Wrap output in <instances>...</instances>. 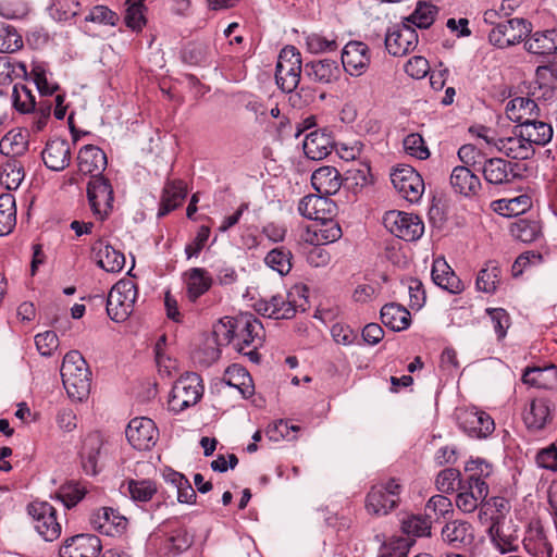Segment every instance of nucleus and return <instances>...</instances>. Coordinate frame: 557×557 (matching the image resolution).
Returning <instances> with one entry per match:
<instances>
[{
    "label": "nucleus",
    "instance_id": "27",
    "mask_svg": "<svg viewBox=\"0 0 557 557\" xmlns=\"http://www.w3.org/2000/svg\"><path fill=\"white\" fill-rule=\"evenodd\" d=\"M522 543L524 549L533 557H553V545L540 523L529 528Z\"/></svg>",
    "mask_w": 557,
    "mask_h": 557
},
{
    "label": "nucleus",
    "instance_id": "20",
    "mask_svg": "<svg viewBox=\"0 0 557 557\" xmlns=\"http://www.w3.org/2000/svg\"><path fill=\"white\" fill-rule=\"evenodd\" d=\"M108 164L107 156L99 147L86 145L77 154V166L79 173L94 177H103L102 172Z\"/></svg>",
    "mask_w": 557,
    "mask_h": 557
},
{
    "label": "nucleus",
    "instance_id": "43",
    "mask_svg": "<svg viewBox=\"0 0 557 557\" xmlns=\"http://www.w3.org/2000/svg\"><path fill=\"white\" fill-rule=\"evenodd\" d=\"M539 110L536 102L528 97H517L511 99L506 106L507 116L519 124L529 116L535 114Z\"/></svg>",
    "mask_w": 557,
    "mask_h": 557
},
{
    "label": "nucleus",
    "instance_id": "40",
    "mask_svg": "<svg viewBox=\"0 0 557 557\" xmlns=\"http://www.w3.org/2000/svg\"><path fill=\"white\" fill-rule=\"evenodd\" d=\"M223 381L239 391L244 398H249L253 394V384L250 374L240 366H230L223 376Z\"/></svg>",
    "mask_w": 557,
    "mask_h": 557
},
{
    "label": "nucleus",
    "instance_id": "35",
    "mask_svg": "<svg viewBox=\"0 0 557 557\" xmlns=\"http://www.w3.org/2000/svg\"><path fill=\"white\" fill-rule=\"evenodd\" d=\"M522 382L530 386L544 389L557 388V367L527 368L522 374Z\"/></svg>",
    "mask_w": 557,
    "mask_h": 557
},
{
    "label": "nucleus",
    "instance_id": "39",
    "mask_svg": "<svg viewBox=\"0 0 557 557\" xmlns=\"http://www.w3.org/2000/svg\"><path fill=\"white\" fill-rule=\"evenodd\" d=\"M186 193V185L182 181L168 182L163 188L158 215L163 216L181 206Z\"/></svg>",
    "mask_w": 557,
    "mask_h": 557
},
{
    "label": "nucleus",
    "instance_id": "53",
    "mask_svg": "<svg viewBox=\"0 0 557 557\" xmlns=\"http://www.w3.org/2000/svg\"><path fill=\"white\" fill-rule=\"evenodd\" d=\"M320 222L321 224L315 225L313 228L315 244L324 246L341 238L342 228L332 218Z\"/></svg>",
    "mask_w": 557,
    "mask_h": 557
},
{
    "label": "nucleus",
    "instance_id": "9",
    "mask_svg": "<svg viewBox=\"0 0 557 557\" xmlns=\"http://www.w3.org/2000/svg\"><path fill=\"white\" fill-rule=\"evenodd\" d=\"M87 198L94 215L103 221L113 209L114 194L108 178L94 177L87 184Z\"/></svg>",
    "mask_w": 557,
    "mask_h": 557
},
{
    "label": "nucleus",
    "instance_id": "25",
    "mask_svg": "<svg viewBox=\"0 0 557 557\" xmlns=\"http://www.w3.org/2000/svg\"><path fill=\"white\" fill-rule=\"evenodd\" d=\"M432 280L438 287L450 294H460L465 286L444 258H436L432 265Z\"/></svg>",
    "mask_w": 557,
    "mask_h": 557
},
{
    "label": "nucleus",
    "instance_id": "36",
    "mask_svg": "<svg viewBox=\"0 0 557 557\" xmlns=\"http://www.w3.org/2000/svg\"><path fill=\"white\" fill-rule=\"evenodd\" d=\"M305 72L309 78L320 84L334 83L341 75V69L337 62L330 59L307 63Z\"/></svg>",
    "mask_w": 557,
    "mask_h": 557
},
{
    "label": "nucleus",
    "instance_id": "64",
    "mask_svg": "<svg viewBox=\"0 0 557 557\" xmlns=\"http://www.w3.org/2000/svg\"><path fill=\"white\" fill-rule=\"evenodd\" d=\"M411 545L409 539H395L384 543L380 550V557H408Z\"/></svg>",
    "mask_w": 557,
    "mask_h": 557
},
{
    "label": "nucleus",
    "instance_id": "12",
    "mask_svg": "<svg viewBox=\"0 0 557 557\" xmlns=\"http://www.w3.org/2000/svg\"><path fill=\"white\" fill-rule=\"evenodd\" d=\"M125 434L128 443L138 450L150 449L158 440V429L154 422L146 417L132 419Z\"/></svg>",
    "mask_w": 557,
    "mask_h": 557
},
{
    "label": "nucleus",
    "instance_id": "24",
    "mask_svg": "<svg viewBox=\"0 0 557 557\" xmlns=\"http://www.w3.org/2000/svg\"><path fill=\"white\" fill-rule=\"evenodd\" d=\"M443 541L454 548L470 546L474 542V528L465 520H453L442 529Z\"/></svg>",
    "mask_w": 557,
    "mask_h": 557
},
{
    "label": "nucleus",
    "instance_id": "30",
    "mask_svg": "<svg viewBox=\"0 0 557 557\" xmlns=\"http://www.w3.org/2000/svg\"><path fill=\"white\" fill-rule=\"evenodd\" d=\"M187 297L190 301H196L206 294L212 286V277L203 268H191L184 273Z\"/></svg>",
    "mask_w": 557,
    "mask_h": 557
},
{
    "label": "nucleus",
    "instance_id": "32",
    "mask_svg": "<svg viewBox=\"0 0 557 557\" xmlns=\"http://www.w3.org/2000/svg\"><path fill=\"white\" fill-rule=\"evenodd\" d=\"M332 147L331 136L323 131L309 133L302 144L305 154L311 160L324 159L331 153Z\"/></svg>",
    "mask_w": 557,
    "mask_h": 557
},
{
    "label": "nucleus",
    "instance_id": "60",
    "mask_svg": "<svg viewBox=\"0 0 557 557\" xmlns=\"http://www.w3.org/2000/svg\"><path fill=\"white\" fill-rule=\"evenodd\" d=\"M459 482H462L459 470L446 468L437 474L435 485L442 493H451L459 488Z\"/></svg>",
    "mask_w": 557,
    "mask_h": 557
},
{
    "label": "nucleus",
    "instance_id": "46",
    "mask_svg": "<svg viewBox=\"0 0 557 557\" xmlns=\"http://www.w3.org/2000/svg\"><path fill=\"white\" fill-rule=\"evenodd\" d=\"M11 102L15 111L23 115L32 112L38 107L34 92L27 86L22 84H15L13 86Z\"/></svg>",
    "mask_w": 557,
    "mask_h": 557
},
{
    "label": "nucleus",
    "instance_id": "23",
    "mask_svg": "<svg viewBox=\"0 0 557 557\" xmlns=\"http://www.w3.org/2000/svg\"><path fill=\"white\" fill-rule=\"evenodd\" d=\"M45 165L52 171H62L70 165L71 147L66 139H50L41 152Z\"/></svg>",
    "mask_w": 557,
    "mask_h": 557
},
{
    "label": "nucleus",
    "instance_id": "45",
    "mask_svg": "<svg viewBox=\"0 0 557 557\" xmlns=\"http://www.w3.org/2000/svg\"><path fill=\"white\" fill-rule=\"evenodd\" d=\"M16 224V208L14 196L4 193L0 195V236L10 234Z\"/></svg>",
    "mask_w": 557,
    "mask_h": 557
},
{
    "label": "nucleus",
    "instance_id": "4",
    "mask_svg": "<svg viewBox=\"0 0 557 557\" xmlns=\"http://www.w3.org/2000/svg\"><path fill=\"white\" fill-rule=\"evenodd\" d=\"M203 394L201 379L197 373L182 375L173 385L168 401L169 409L175 413L195 406Z\"/></svg>",
    "mask_w": 557,
    "mask_h": 557
},
{
    "label": "nucleus",
    "instance_id": "14",
    "mask_svg": "<svg viewBox=\"0 0 557 557\" xmlns=\"http://www.w3.org/2000/svg\"><path fill=\"white\" fill-rule=\"evenodd\" d=\"M418 45V34L416 29L408 24L394 26L385 36V47L387 51L401 57L414 50Z\"/></svg>",
    "mask_w": 557,
    "mask_h": 557
},
{
    "label": "nucleus",
    "instance_id": "58",
    "mask_svg": "<svg viewBox=\"0 0 557 557\" xmlns=\"http://www.w3.org/2000/svg\"><path fill=\"white\" fill-rule=\"evenodd\" d=\"M30 75L41 96H51L59 89L57 83L48 79V73L44 65L35 64L32 67Z\"/></svg>",
    "mask_w": 557,
    "mask_h": 557
},
{
    "label": "nucleus",
    "instance_id": "1",
    "mask_svg": "<svg viewBox=\"0 0 557 557\" xmlns=\"http://www.w3.org/2000/svg\"><path fill=\"white\" fill-rule=\"evenodd\" d=\"M220 344H231L236 351L247 356L250 361L259 362L258 348L263 343V325L251 313L224 317L214 329Z\"/></svg>",
    "mask_w": 557,
    "mask_h": 557
},
{
    "label": "nucleus",
    "instance_id": "18",
    "mask_svg": "<svg viewBox=\"0 0 557 557\" xmlns=\"http://www.w3.org/2000/svg\"><path fill=\"white\" fill-rule=\"evenodd\" d=\"M479 169V171L482 172L484 180L493 185L510 183L520 176L517 172L519 165L503 158H485L483 164Z\"/></svg>",
    "mask_w": 557,
    "mask_h": 557
},
{
    "label": "nucleus",
    "instance_id": "3",
    "mask_svg": "<svg viewBox=\"0 0 557 557\" xmlns=\"http://www.w3.org/2000/svg\"><path fill=\"white\" fill-rule=\"evenodd\" d=\"M137 295V286L133 281L120 280L109 292L107 298L108 315L115 322L125 321L134 310Z\"/></svg>",
    "mask_w": 557,
    "mask_h": 557
},
{
    "label": "nucleus",
    "instance_id": "17",
    "mask_svg": "<svg viewBox=\"0 0 557 557\" xmlns=\"http://www.w3.org/2000/svg\"><path fill=\"white\" fill-rule=\"evenodd\" d=\"M370 50L361 41L348 42L342 52V64L344 70L351 76L362 75L370 65Z\"/></svg>",
    "mask_w": 557,
    "mask_h": 557
},
{
    "label": "nucleus",
    "instance_id": "16",
    "mask_svg": "<svg viewBox=\"0 0 557 557\" xmlns=\"http://www.w3.org/2000/svg\"><path fill=\"white\" fill-rule=\"evenodd\" d=\"M459 425L473 438H485L495 430L491 416L475 408L467 409L459 414Z\"/></svg>",
    "mask_w": 557,
    "mask_h": 557
},
{
    "label": "nucleus",
    "instance_id": "41",
    "mask_svg": "<svg viewBox=\"0 0 557 557\" xmlns=\"http://www.w3.org/2000/svg\"><path fill=\"white\" fill-rule=\"evenodd\" d=\"M52 102L49 100L38 101V107L29 113L24 114L26 116L25 129L28 134L37 135L41 133L51 116Z\"/></svg>",
    "mask_w": 557,
    "mask_h": 557
},
{
    "label": "nucleus",
    "instance_id": "59",
    "mask_svg": "<svg viewBox=\"0 0 557 557\" xmlns=\"http://www.w3.org/2000/svg\"><path fill=\"white\" fill-rule=\"evenodd\" d=\"M458 158L461 166H468L474 171H479L485 160L484 153L473 145H463L458 149Z\"/></svg>",
    "mask_w": 557,
    "mask_h": 557
},
{
    "label": "nucleus",
    "instance_id": "62",
    "mask_svg": "<svg viewBox=\"0 0 557 557\" xmlns=\"http://www.w3.org/2000/svg\"><path fill=\"white\" fill-rule=\"evenodd\" d=\"M403 284L407 287L409 294V306L412 309L419 310L425 304L426 295L423 284L420 280L409 277L403 281Z\"/></svg>",
    "mask_w": 557,
    "mask_h": 557
},
{
    "label": "nucleus",
    "instance_id": "31",
    "mask_svg": "<svg viewBox=\"0 0 557 557\" xmlns=\"http://www.w3.org/2000/svg\"><path fill=\"white\" fill-rule=\"evenodd\" d=\"M527 51L533 54L548 55L557 53V28L537 30L525 41Z\"/></svg>",
    "mask_w": 557,
    "mask_h": 557
},
{
    "label": "nucleus",
    "instance_id": "5",
    "mask_svg": "<svg viewBox=\"0 0 557 557\" xmlns=\"http://www.w3.org/2000/svg\"><path fill=\"white\" fill-rule=\"evenodd\" d=\"M400 491L401 485L395 479L373 485L366 498L367 511L375 516L387 515L398 505Z\"/></svg>",
    "mask_w": 557,
    "mask_h": 557
},
{
    "label": "nucleus",
    "instance_id": "15",
    "mask_svg": "<svg viewBox=\"0 0 557 557\" xmlns=\"http://www.w3.org/2000/svg\"><path fill=\"white\" fill-rule=\"evenodd\" d=\"M456 506L465 513L473 512L481 502L488 495V485L485 481L472 479V483L459 482Z\"/></svg>",
    "mask_w": 557,
    "mask_h": 557
},
{
    "label": "nucleus",
    "instance_id": "26",
    "mask_svg": "<svg viewBox=\"0 0 557 557\" xmlns=\"http://www.w3.org/2000/svg\"><path fill=\"white\" fill-rule=\"evenodd\" d=\"M91 521L101 533L111 536L122 534L128 523L127 519L113 508H102L94 516Z\"/></svg>",
    "mask_w": 557,
    "mask_h": 557
},
{
    "label": "nucleus",
    "instance_id": "33",
    "mask_svg": "<svg viewBox=\"0 0 557 557\" xmlns=\"http://www.w3.org/2000/svg\"><path fill=\"white\" fill-rule=\"evenodd\" d=\"M92 251L96 252L97 264L104 271L114 273L120 272L124 268V255L111 245H106L102 240H98L92 246Z\"/></svg>",
    "mask_w": 557,
    "mask_h": 557
},
{
    "label": "nucleus",
    "instance_id": "42",
    "mask_svg": "<svg viewBox=\"0 0 557 557\" xmlns=\"http://www.w3.org/2000/svg\"><path fill=\"white\" fill-rule=\"evenodd\" d=\"M500 283V269L496 261H486L479 271L475 286L476 289L486 294H494Z\"/></svg>",
    "mask_w": 557,
    "mask_h": 557
},
{
    "label": "nucleus",
    "instance_id": "56",
    "mask_svg": "<svg viewBox=\"0 0 557 557\" xmlns=\"http://www.w3.org/2000/svg\"><path fill=\"white\" fill-rule=\"evenodd\" d=\"M144 0H127V9L125 12L124 21L127 27L133 30H140L145 24L146 18L144 15Z\"/></svg>",
    "mask_w": 557,
    "mask_h": 557
},
{
    "label": "nucleus",
    "instance_id": "38",
    "mask_svg": "<svg viewBox=\"0 0 557 557\" xmlns=\"http://www.w3.org/2000/svg\"><path fill=\"white\" fill-rule=\"evenodd\" d=\"M382 323L395 332H400L410 326V312L401 305L386 304L381 309Z\"/></svg>",
    "mask_w": 557,
    "mask_h": 557
},
{
    "label": "nucleus",
    "instance_id": "55",
    "mask_svg": "<svg viewBox=\"0 0 557 557\" xmlns=\"http://www.w3.org/2000/svg\"><path fill=\"white\" fill-rule=\"evenodd\" d=\"M401 530L409 536H426L430 534L431 522L420 515H410L403 518Z\"/></svg>",
    "mask_w": 557,
    "mask_h": 557
},
{
    "label": "nucleus",
    "instance_id": "44",
    "mask_svg": "<svg viewBox=\"0 0 557 557\" xmlns=\"http://www.w3.org/2000/svg\"><path fill=\"white\" fill-rule=\"evenodd\" d=\"M293 253L284 246L275 247L264 257V263L280 275H287L293 268Z\"/></svg>",
    "mask_w": 557,
    "mask_h": 557
},
{
    "label": "nucleus",
    "instance_id": "2",
    "mask_svg": "<svg viewBox=\"0 0 557 557\" xmlns=\"http://www.w3.org/2000/svg\"><path fill=\"white\" fill-rule=\"evenodd\" d=\"M90 375L88 366L78 351H70L64 356L61 376L70 398L82 401L89 395Z\"/></svg>",
    "mask_w": 557,
    "mask_h": 557
},
{
    "label": "nucleus",
    "instance_id": "22",
    "mask_svg": "<svg viewBox=\"0 0 557 557\" xmlns=\"http://www.w3.org/2000/svg\"><path fill=\"white\" fill-rule=\"evenodd\" d=\"M335 203L323 195L305 196L298 205L299 213L309 220L325 221L332 218Z\"/></svg>",
    "mask_w": 557,
    "mask_h": 557
},
{
    "label": "nucleus",
    "instance_id": "28",
    "mask_svg": "<svg viewBox=\"0 0 557 557\" xmlns=\"http://www.w3.org/2000/svg\"><path fill=\"white\" fill-rule=\"evenodd\" d=\"M102 445V436L97 432L88 434L84 440L81 456L86 474L96 475L98 473V461Z\"/></svg>",
    "mask_w": 557,
    "mask_h": 557
},
{
    "label": "nucleus",
    "instance_id": "13",
    "mask_svg": "<svg viewBox=\"0 0 557 557\" xmlns=\"http://www.w3.org/2000/svg\"><path fill=\"white\" fill-rule=\"evenodd\" d=\"M101 541L94 534H77L64 541L59 549L60 557H98Z\"/></svg>",
    "mask_w": 557,
    "mask_h": 557
},
{
    "label": "nucleus",
    "instance_id": "34",
    "mask_svg": "<svg viewBox=\"0 0 557 557\" xmlns=\"http://www.w3.org/2000/svg\"><path fill=\"white\" fill-rule=\"evenodd\" d=\"M450 185L455 191L463 195H475L481 188L479 176L468 166H455L450 174Z\"/></svg>",
    "mask_w": 557,
    "mask_h": 557
},
{
    "label": "nucleus",
    "instance_id": "10",
    "mask_svg": "<svg viewBox=\"0 0 557 557\" xmlns=\"http://www.w3.org/2000/svg\"><path fill=\"white\" fill-rule=\"evenodd\" d=\"M520 128L516 125L509 135L500 137L483 136L487 144H492L500 152L508 158L516 160H527L533 157L535 149L527 140L524 135L520 134Z\"/></svg>",
    "mask_w": 557,
    "mask_h": 557
},
{
    "label": "nucleus",
    "instance_id": "29",
    "mask_svg": "<svg viewBox=\"0 0 557 557\" xmlns=\"http://www.w3.org/2000/svg\"><path fill=\"white\" fill-rule=\"evenodd\" d=\"M311 184L319 194L327 197L339 190L342 186L341 174L333 166H322L312 173Z\"/></svg>",
    "mask_w": 557,
    "mask_h": 557
},
{
    "label": "nucleus",
    "instance_id": "50",
    "mask_svg": "<svg viewBox=\"0 0 557 557\" xmlns=\"http://www.w3.org/2000/svg\"><path fill=\"white\" fill-rule=\"evenodd\" d=\"M436 13V7L426 2H418L407 21L412 27L429 28L433 24Z\"/></svg>",
    "mask_w": 557,
    "mask_h": 557
},
{
    "label": "nucleus",
    "instance_id": "54",
    "mask_svg": "<svg viewBox=\"0 0 557 557\" xmlns=\"http://www.w3.org/2000/svg\"><path fill=\"white\" fill-rule=\"evenodd\" d=\"M510 233L522 243H532L540 236L541 227L535 221L519 220L511 225Z\"/></svg>",
    "mask_w": 557,
    "mask_h": 557
},
{
    "label": "nucleus",
    "instance_id": "48",
    "mask_svg": "<svg viewBox=\"0 0 557 557\" xmlns=\"http://www.w3.org/2000/svg\"><path fill=\"white\" fill-rule=\"evenodd\" d=\"M85 494V486L79 482L70 481L59 487L55 492V498L59 499L67 509H71L83 499Z\"/></svg>",
    "mask_w": 557,
    "mask_h": 557
},
{
    "label": "nucleus",
    "instance_id": "19",
    "mask_svg": "<svg viewBox=\"0 0 557 557\" xmlns=\"http://www.w3.org/2000/svg\"><path fill=\"white\" fill-rule=\"evenodd\" d=\"M294 293H299V288L295 287L294 290L289 292L287 296L273 295L270 299H261L256 306L259 312L263 315L273 319H290L295 315L297 309L295 300L292 299Z\"/></svg>",
    "mask_w": 557,
    "mask_h": 557
},
{
    "label": "nucleus",
    "instance_id": "51",
    "mask_svg": "<svg viewBox=\"0 0 557 557\" xmlns=\"http://www.w3.org/2000/svg\"><path fill=\"white\" fill-rule=\"evenodd\" d=\"M22 47L23 39L16 28L7 23H0V52L13 53Z\"/></svg>",
    "mask_w": 557,
    "mask_h": 557
},
{
    "label": "nucleus",
    "instance_id": "37",
    "mask_svg": "<svg viewBox=\"0 0 557 557\" xmlns=\"http://www.w3.org/2000/svg\"><path fill=\"white\" fill-rule=\"evenodd\" d=\"M518 126L521 131L520 134L524 135L533 148L534 145L545 146L552 140L553 127L548 123L525 119Z\"/></svg>",
    "mask_w": 557,
    "mask_h": 557
},
{
    "label": "nucleus",
    "instance_id": "6",
    "mask_svg": "<svg viewBox=\"0 0 557 557\" xmlns=\"http://www.w3.org/2000/svg\"><path fill=\"white\" fill-rule=\"evenodd\" d=\"M531 32L532 24L528 20L513 17L495 24L488 32V40L503 49L521 42Z\"/></svg>",
    "mask_w": 557,
    "mask_h": 557
},
{
    "label": "nucleus",
    "instance_id": "47",
    "mask_svg": "<svg viewBox=\"0 0 557 557\" xmlns=\"http://www.w3.org/2000/svg\"><path fill=\"white\" fill-rule=\"evenodd\" d=\"M28 75L25 63L8 55H0V85L11 83L13 79L26 78Z\"/></svg>",
    "mask_w": 557,
    "mask_h": 557
},
{
    "label": "nucleus",
    "instance_id": "57",
    "mask_svg": "<svg viewBox=\"0 0 557 557\" xmlns=\"http://www.w3.org/2000/svg\"><path fill=\"white\" fill-rule=\"evenodd\" d=\"M78 10L79 2L77 0H53L49 13L57 21H69L78 13Z\"/></svg>",
    "mask_w": 557,
    "mask_h": 557
},
{
    "label": "nucleus",
    "instance_id": "7",
    "mask_svg": "<svg viewBox=\"0 0 557 557\" xmlns=\"http://www.w3.org/2000/svg\"><path fill=\"white\" fill-rule=\"evenodd\" d=\"M383 223L393 235L406 242H416L424 233L422 219L413 213L391 210L385 213Z\"/></svg>",
    "mask_w": 557,
    "mask_h": 557
},
{
    "label": "nucleus",
    "instance_id": "8",
    "mask_svg": "<svg viewBox=\"0 0 557 557\" xmlns=\"http://www.w3.org/2000/svg\"><path fill=\"white\" fill-rule=\"evenodd\" d=\"M35 530L47 542L61 535V523L57 519L55 508L47 502L34 500L27 506Z\"/></svg>",
    "mask_w": 557,
    "mask_h": 557
},
{
    "label": "nucleus",
    "instance_id": "49",
    "mask_svg": "<svg viewBox=\"0 0 557 557\" xmlns=\"http://www.w3.org/2000/svg\"><path fill=\"white\" fill-rule=\"evenodd\" d=\"M497 210L506 216L520 215L532 207V199L528 195H520L510 199L497 201Z\"/></svg>",
    "mask_w": 557,
    "mask_h": 557
},
{
    "label": "nucleus",
    "instance_id": "63",
    "mask_svg": "<svg viewBox=\"0 0 557 557\" xmlns=\"http://www.w3.org/2000/svg\"><path fill=\"white\" fill-rule=\"evenodd\" d=\"M307 49L311 53H324L335 51L338 48V44L335 38H327L319 34H310L306 38Z\"/></svg>",
    "mask_w": 557,
    "mask_h": 557
},
{
    "label": "nucleus",
    "instance_id": "21",
    "mask_svg": "<svg viewBox=\"0 0 557 557\" xmlns=\"http://www.w3.org/2000/svg\"><path fill=\"white\" fill-rule=\"evenodd\" d=\"M553 405L548 399L534 398L527 405L522 419L530 431L543 430L552 420Z\"/></svg>",
    "mask_w": 557,
    "mask_h": 557
},
{
    "label": "nucleus",
    "instance_id": "61",
    "mask_svg": "<svg viewBox=\"0 0 557 557\" xmlns=\"http://www.w3.org/2000/svg\"><path fill=\"white\" fill-rule=\"evenodd\" d=\"M404 149L408 154L419 160H425L430 157V150L423 137L417 133L409 134L405 137Z\"/></svg>",
    "mask_w": 557,
    "mask_h": 557
},
{
    "label": "nucleus",
    "instance_id": "11",
    "mask_svg": "<svg viewBox=\"0 0 557 557\" xmlns=\"http://www.w3.org/2000/svg\"><path fill=\"white\" fill-rule=\"evenodd\" d=\"M391 181L395 189L407 201L418 202L424 191V182L421 175L410 165L395 169L391 174Z\"/></svg>",
    "mask_w": 557,
    "mask_h": 557
},
{
    "label": "nucleus",
    "instance_id": "52",
    "mask_svg": "<svg viewBox=\"0 0 557 557\" xmlns=\"http://www.w3.org/2000/svg\"><path fill=\"white\" fill-rule=\"evenodd\" d=\"M127 491L134 502H149L157 493V484L151 480H129Z\"/></svg>",
    "mask_w": 557,
    "mask_h": 557
}]
</instances>
